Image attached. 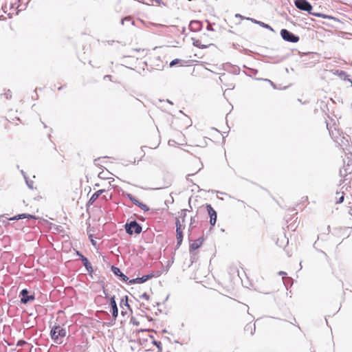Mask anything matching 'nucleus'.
<instances>
[{"label": "nucleus", "mask_w": 352, "mask_h": 352, "mask_svg": "<svg viewBox=\"0 0 352 352\" xmlns=\"http://www.w3.org/2000/svg\"><path fill=\"white\" fill-rule=\"evenodd\" d=\"M344 153L349 154L352 152V145L350 144V137L349 135L342 133L338 136V141L335 142Z\"/></svg>", "instance_id": "1"}, {"label": "nucleus", "mask_w": 352, "mask_h": 352, "mask_svg": "<svg viewBox=\"0 0 352 352\" xmlns=\"http://www.w3.org/2000/svg\"><path fill=\"white\" fill-rule=\"evenodd\" d=\"M66 336V330L60 325L54 326L50 331L51 338L56 344H61L62 339Z\"/></svg>", "instance_id": "2"}, {"label": "nucleus", "mask_w": 352, "mask_h": 352, "mask_svg": "<svg viewBox=\"0 0 352 352\" xmlns=\"http://www.w3.org/2000/svg\"><path fill=\"white\" fill-rule=\"evenodd\" d=\"M124 229L126 233L129 235L139 234L142 231V226L136 220L127 221L124 225Z\"/></svg>", "instance_id": "3"}, {"label": "nucleus", "mask_w": 352, "mask_h": 352, "mask_svg": "<svg viewBox=\"0 0 352 352\" xmlns=\"http://www.w3.org/2000/svg\"><path fill=\"white\" fill-rule=\"evenodd\" d=\"M176 226V239L177 245L176 248H179L183 241V229L185 228V225L179 220V218H175Z\"/></svg>", "instance_id": "4"}, {"label": "nucleus", "mask_w": 352, "mask_h": 352, "mask_svg": "<svg viewBox=\"0 0 352 352\" xmlns=\"http://www.w3.org/2000/svg\"><path fill=\"white\" fill-rule=\"evenodd\" d=\"M160 276V272H151L146 275H144V276H142V277H138V278H133V279H131L129 280V285H133V284H141V283H145L146 281H147L148 280L153 278V277H158Z\"/></svg>", "instance_id": "5"}, {"label": "nucleus", "mask_w": 352, "mask_h": 352, "mask_svg": "<svg viewBox=\"0 0 352 352\" xmlns=\"http://www.w3.org/2000/svg\"><path fill=\"white\" fill-rule=\"evenodd\" d=\"M280 34L284 41L290 43H297L300 39L298 36L294 34L287 29H282Z\"/></svg>", "instance_id": "6"}, {"label": "nucleus", "mask_w": 352, "mask_h": 352, "mask_svg": "<svg viewBox=\"0 0 352 352\" xmlns=\"http://www.w3.org/2000/svg\"><path fill=\"white\" fill-rule=\"evenodd\" d=\"M30 292L28 289H23L19 293L20 302L21 304H28L29 302L35 299L34 294H29Z\"/></svg>", "instance_id": "7"}, {"label": "nucleus", "mask_w": 352, "mask_h": 352, "mask_svg": "<svg viewBox=\"0 0 352 352\" xmlns=\"http://www.w3.org/2000/svg\"><path fill=\"white\" fill-rule=\"evenodd\" d=\"M295 6L302 11L310 12L313 6L307 0H294Z\"/></svg>", "instance_id": "8"}, {"label": "nucleus", "mask_w": 352, "mask_h": 352, "mask_svg": "<svg viewBox=\"0 0 352 352\" xmlns=\"http://www.w3.org/2000/svg\"><path fill=\"white\" fill-rule=\"evenodd\" d=\"M206 208L208 213L210 216V223L212 226H214L217 222V214L215 210L209 204H206Z\"/></svg>", "instance_id": "9"}, {"label": "nucleus", "mask_w": 352, "mask_h": 352, "mask_svg": "<svg viewBox=\"0 0 352 352\" xmlns=\"http://www.w3.org/2000/svg\"><path fill=\"white\" fill-rule=\"evenodd\" d=\"M111 270L113 273V274L118 276L121 280L129 283V278L124 273L121 272L119 267L112 265L111 267Z\"/></svg>", "instance_id": "10"}, {"label": "nucleus", "mask_w": 352, "mask_h": 352, "mask_svg": "<svg viewBox=\"0 0 352 352\" xmlns=\"http://www.w3.org/2000/svg\"><path fill=\"white\" fill-rule=\"evenodd\" d=\"M109 305L111 309V314H112V316L113 318V320L116 321V320L118 316V308L117 306V303L116 302L115 296H111L109 298Z\"/></svg>", "instance_id": "11"}, {"label": "nucleus", "mask_w": 352, "mask_h": 352, "mask_svg": "<svg viewBox=\"0 0 352 352\" xmlns=\"http://www.w3.org/2000/svg\"><path fill=\"white\" fill-rule=\"evenodd\" d=\"M205 239L204 236L199 237L197 240L193 241L192 243H190L189 245V252L190 253H192V251L197 250L199 248L201 247V245L203 244Z\"/></svg>", "instance_id": "12"}, {"label": "nucleus", "mask_w": 352, "mask_h": 352, "mask_svg": "<svg viewBox=\"0 0 352 352\" xmlns=\"http://www.w3.org/2000/svg\"><path fill=\"white\" fill-rule=\"evenodd\" d=\"M327 127L329 130L330 136L331 137V138L333 139V140L334 142L338 141V136L342 135L343 133L342 131H340L338 129H336V128H334L333 129H332L331 128L329 129L328 127V124H327Z\"/></svg>", "instance_id": "13"}, {"label": "nucleus", "mask_w": 352, "mask_h": 352, "mask_svg": "<svg viewBox=\"0 0 352 352\" xmlns=\"http://www.w3.org/2000/svg\"><path fill=\"white\" fill-rule=\"evenodd\" d=\"M202 28V23L199 21H191L189 24V29L193 32L200 31Z\"/></svg>", "instance_id": "14"}, {"label": "nucleus", "mask_w": 352, "mask_h": 352, "mask_svg": "<svg viewBox=\"0 0 352 352\" xmlns=\"http://www.w3.org/2000/svg\"><path fill=\"white\" fill-rule=\"evenodd\" d=\"M246 20L250 21L255 24H258L260 26H261L262 28L270 30L272 32L274 31V29L270 25L265 23L264 22H262L261 21H258L253 18H246Z\"/></svg>", "instance_id": "15"}, {"label": "nucleus", "mask_w": 352, "mask_h": 352, "mask_svg": "<svg viewBox=\"0 0 352 352\" xmlns=\"http://www.w3.org/2000/svg\"><path fill=\"white\" fill-rule=\"evenodd\" d=\"M80 260L82 261L83 265L85 266L89 274L91 276L92 273L94 272V269L88 258L85 256Z\"/></svg>", "instance_id": "16"}, {"label": "nucleus", "mask_w": 352, "mask_h": 352, "mask_svg": "<svg viewBox=\"0 0 352 352\" xmlns=\"http://www.w3.org/2000/svg\"><path fill=\"white\" fill-rule=\"evenodd\" d=\"M352 172V165L344 164V166L340 170V175L341 177H346L349 173Z\"/></svg>", "instance_id": "17"}, {"label": "nucleus", "mask_w": 352, "mask_h": 352, "mask_svg": "<svg viewBox=\"0 0 352 352\" xmlns=\"http://www.w3.org/2000/svg\"><path fill=\"white\" fill-rule=\"evenodd\" d=\"M104 192H105L104 189H101L95 192L88 201V204L92 205L94 203V201L99 197V196L102 195Z\"/></svg>", "instance_id": "18"}, {"label": "nucleus", "mask_w": 352, "mask_h": 352, "mask_svg": "<svg viewBox=\"0 0 352 352\" xmlns=\"http://www.w3.org/2000/svg\"><path fill=\"white\" fill-rule=\"evenodd\" d=\"M122 195L124 196H126L127 198H129V199L133 204H135V206H139V204H140V201L136 199L133 195L129 193V192H123Z\"/></svg>", "instance_id": "19"}, {"label": "nucleus", "mask_w": 352, "mask_h": 352, "mask_svg": "<svg viewBox=\"0 0 352 352\" xmlns=\"http://www.w3.org/2000/svg\"><path fill=\"white\" fill-rule=\"evenodd\" d=\"M192 45L195 47H199L200 49H206L207 48L210 44L209 45H204L201 44V41L199 39L192 38Z\"/></svg>", "instance_id": "20"}, {"label": "nucleus", "mask_w": 352, "mask_h": 352, "mask_svg": "<svg viewBox=\"0 0 352 352\" xmlns=\"http://www.w3.org/2000/svg\"><path fill=\"white\" fill-rule=\"evenodd\" d=\"M187 211V209H182L178 212V217H177L176 218H179V220L182 222V223H184L185 222V218L186 217Z\"/></svg>", "instance_id": "21"}, {"label": "nucleus", "mask_w": 352, "mask_h": 352, "mask_svg": "<svg viewBox=\"0 0 352 352\" xmlns=\"http://www.w3.org/2000/svg\"><path fill=\"white\" fill-rule=\"evenodd\" d=\"M128 300L129 298L127 296H124L120 300V306L121 307V308H123L124 306L127 307L128 309L131 311Z\"/></svg>", "instance_id": "22"}, {"label": "nucleus", "mask_w": 352, "mask_h": 352, "mask_svg": "<svg viewBox=\"0 0 352 352\" xmlns=\"http://www.w3.org/2000/svg\"><path fill=\"white\" fill-rule=\"evenodd\" d=\"M346 157L343 160L344 164L352 165V152L351 153H344Z\"/></svg>", "instance_id": "23"}, {"label": "nucleus", "mask_w": 352, "mask_h": 352, "mask_svg": "<svg viewBox=\"0 0 352 352\" xmlns=\"http://www.w3.org/2000/svg\"><path fill=\"white\" fill-rule=\"evenodd\" d=\"M336 199H337V201H336L337 204L342 203L344 201V192H337Z\"/></svg>", "instance_id": "24"}, {"label": "nucleus", "mask_w": 352, "mask_h": 352, "mask_svg": "<svg viewBox=\"0 0 352 352\" xmlns=\"http://www.w3.org/2000/svg\"><path fill=\"white\" fill-rule=\"evenodd\" d=\"M26 214H25V213L19 214L15 215V216H14L12 217H10L8 219L10 221H15V220H19V219H25L26 218Z\"/></svg>", "instance_id": "25"}, {"label": "nucleus", "mask_w": 352, "mask_h": 352, "mask_svg": "<svg viewBox=\"0 0 352 352\" xmlns=\"http://www.w3.org/2000/svg\"><path fill=\"white\" fill-rule=\"evenodd\" d=\"M186 62L182 59H179V58H175V59H173L170 63V67H172L177 64H183V63H185Z\"/></svg>", "instance_id": "26"}, {"label": "nucleus", "mask_w": 352, "mask_h": 352, "mask_svg": "<svg viewBox=\"0 0 352 352\" xmlns=\"http://www.w3.org/2000/svg\"><path fill=\"white\" fill-rule=\"evenodd\" d=\"M152 344L157 346L155 347V349H158L157 352H162V343L160 341L153 340Z\"/></svg>", "instance_id": "27"}, {"label": "nucleus", "mask_w": 352, "mask_h": 352, "mask_svg": "<svg viewBox=\"0 0 352 352\" xmlns=\"http://www.w3.org/2000/svg\"><path fill=\"white\" fill-rule=\"evenodd\" d=\"M91 230H92V229L90 227H88L87 232L89 235V239H90L91 244L95 246L96 245V241H94L93 239V234L91 233Z\"/></svg>", "instance_id": "28"}, {"label": "nucleus", "mask_w": 352, "mask_h": 352, "mask_svg": "<svg viewBox=\"0 0 352 352\" xmlns=\"http://www.w3.org/2000/svg\"><path fill=\"white\" fill-rule=\"evenodd\" d=\"M245 331H250V334L252 336L255 331V324H254V327H252V324H248L245 327Z\"/></svg>", "instance_id": "29"}, {"label": "nucleus", "mask_w": 352, "mask_h": 352, "mask_svg": "<svg viewBox=\"0 0 352 352\" xmlns=\"http://www.w3.org/2000/svg\"><path fill=\"white\" fill-rule=\"evenodd\" d=\"M308 13L309 14H311V15H313V16H318V17H321V18H323V19L331 18L329 16L325 15V14H322V13L312 12L311 11H310V12H308Z\"/></svg>", "instance_id": "30"}, {"label": "nucleus", "mask_w": 352, "mask_h": 352, "mask_svg": "<svg viewBox=\"0 0 352 352\" xmlns=\"http://www.w3.org/2000/svg\"><path fill=\"white\" fill-rule=\"evenodd\" d=\"M25 183H26L27 186H28V188L32 190L34 188V186H33L34 182L32 180H30L27 176H25Z\"/></svg>", "instance_id": "31"}, {"label": "nucleus", "mask_w": 352, "mask_h": 352, "mask_svg": "<svg viewBox=\"0 0 352 352\" xmlns=\"http://www.w3.org/2000/svg\"><path fill=\"white\" fill-rule=\"evenodd\" d=\"M126 21H128V22H130V21H131V25H134V23H135V22H134L133 21H131V17H130V16H126V17H124V18H122V19H121V24H122V25H124V22H126Z\"/></svg>", "instance_id": "32"}, {"label": "nucleus", "mask_w": 352, "mask_h": 352, "mask_svg": "<svg viewBox=\"0 0 352 352\" xmlns=\"http://www.w3.org/2000/svg\"><path fill=\"white\" fill-rule=\"evenodd\" d=\"M138 206L139 208H140L144 212H147L149 210V207L141 201L140 202L139 206Z\"/></svg>", "instance_id": "33"}, {"label": "nucleus", "mask_w": 352, "mask_h": 352, "mask_svg": "<svg viewBox=\"0 0 352 352\" xmlns=\"http://www.w3.org/2000/svg\"><path fill=\"white\" fill-rule=\"evenodd\" d=\"M337 72H338L339 76L340 78H344L345 79V78L346 76H348L346 72H345L344 71H342V70L339 71V70H338Z\"/></svg>", "instance_id": "34"}, {"label": "nucleus", "mask_w": 352, "mask_h": 352, "mask_svg": "<svg viewBox=\"0 0 352 352\" xmlns=\"http://www.w3.org/2000/svg\"><path fill=\"white\" fill-rule=\"evenodd\" d=\"M140 298H144L145 300H149V295L147 294L146 292L142 294L141 296H140Z\"/></svg>", "instance_id": "35"}, {"label": "nucleus", "mask_w": 352, "mask_h": 352, "mask_svg": "<svg viewBox=\"0 0 352 352\" xmlns=\"http://www.w3.org/2000/svg\"><path fill=\"white\" fill-rule=\"evenodd\" d=\"M6 99H10L12 97L11 91L10 90H8L7 92L4 94Z\"/></svg>", "instance_id": "36"}, {"label": "nucleus", "mask_w": 352, "mask_h": 352, "mask_svg": "<svg viewBox=\"0 0 352 352\" xmlns=\"http://www.w3.org/2000/svg\"><path fill=\"white\" fill-rule=\"evenodd\" d=\"M26 218L28 219H37V217L36 216L30 214H26Z\"/></svg>", "instance_id": "37"}, {"label": "nucleus", "mask_w": 352, "mask_h": 352, "mask_svg": "<svg viewBox=\"0 0 352 352\" xmlns=\"http://www.w3.org/2000/svg\"><path fill=\"white\" fill-rule=\"evenodd\" d=\"M25 343H26V342H25V340H19V341H18V342H17V344H16V345H17V346H22V345H23V344H25Z\"/></svg>", "instance_id": "38"}, {"label": "nucleus", "mask_w": 352, "mask_h": 352, "mask_svg": "<svg viewBox=\"0 0 352 352\" xmlns=\"http://www.w3.org/2000/svg\"><path fill=\"white\" fill-rule=\"evenodd\" d=\"M103 294H104L105 298H108V299L109 300V298H110L111 297H109V294H108V293H107V290H106L104 287H103Z\"/></svg>", "instance_id": "39"}, {"label": "nucleus", "mask_w": 352, "mask_h": 352, "mask_svg": "<svg viewBox=\"0 0 352 352\" xmlns=\"http://www.w3.org/2000/svg\"><path fill=\"white\" fill-rule=\"evenodd\" d=\"M206 30L208 31H214V29L212 28V26L210 23H208L207 25Z\"/></svg>", "instance_id": "40"}, {"label": "nucleus", "mask_w": 352, "mask_h": 352, "mask_svg": "<svg viewBox=\"0 0 352 352\" xmlns=\"http://www.w3.org/2000/svg\"><path fill=\"white\" fill-rule=\"evenodd\" d=\"M76 254L79 256L80 259L85 257V256L79 251H76Z\"/></svg>", "instance_id": "41"}, {"label": "nucleus", "mask_w": 352, "mask_h": 352, "mask_svg": "<svg viewBox=\"0 0 352 352\" xmlns=\"http://www.w3.org/2000/svg\"><path fill=\"white\" fill-rule=\"evenodd\" d=\"M151 2H153V1H155V3H159V4H164V3H163V1L162 0H149Z\"/></svg>", "instance_id": "42"}, {"label": "nucleus", "mask_w": 352, "mask_h": 352, "mask_svg": "<svg viewBox=\"0 0 352 352\" xmlns=\"http://www.w3.org/2000/svg\"><path fill=\"white\" fill-rule=\"evenodd\" d=\"M235 17H236V18H237V17H239V18H241V19H246V18H247V17H243V16H241V14H236L235 15Z\"/></svg>", "instance_id": "43"}, {"label": "nucleus", "mask_w": 352, "mask_h": 352, "mask_svg": "<svg viewBox=\"0 0 352 352\" xmlns=\"http://www.w3.org/2000/svg\"><path fill=\"white\" fill-rule=\"evenodd\" d=\"M251 73L254 75H256L258 72V71L256 69H251Z\"/></svg>", "instance_id": "44"}, {"label": "nucleus", "mask_w": 352, "mask_h": 352, "mask_svg": "<svg viewBox=\"0 0 352 352\" xmlns=\"http://www.w3.org/2000/svg\"><path fill=\"white\" fill-rule=\"evenodd\" d=\"M138 1L140 2V3H142L148 5V6L151 5V3L145 2L144 0H138Z\"/></svg>", "instance_id": "45"}, {"label": "nucleus", "mask_w": 352, "mask_h": 352, "mask_svg": "<svg viewBox=\"0 0 352 352\" xmlns=\"http://www.w3.org/2000/svg\"><path fill=\"white\" fill-rule=\"evenodd\" d=\"M111 78H112V76L111 75H106V76H104V79L107 78V79H109L110 80H111Z\"/></svg>", "instance_id": "46"}, {"label": "nucleus", "mask_w": 352, "mask_h": 352, "mask_svg": "<svg viewBox=\"0 0 352 352\" xmlns=\"http://www.w3.org/2000/svg\"><path fill=\"white\" fill-rule=\"evenodd\" d=\"M192 229H193V226L190 224L189 228H188V232L190 233L192 232Z\"/></svg>", "instance_id": "47"}, {"label": "nucleus", "mask_w": 352, "mask_h": 352, "mask_svg": "<svg viewBox=\"0 0 352 352\" xmlns=\"http://www.w3.org/2000/svg\"><path fill=\"white\" fill-rule=\"evenodd\" d=\"M195 222V218L191 217L190 218V223L191 225H193V223Z\"/></svg>", "instance_id": "48"}, {"label": "nucleus", "mask_w": 352, "mask_h": 352, "mask_svg": "<svg viewBox=\"0 0 352 352\" xmlns=\"http://www.w3.org/2000/svg\"><path fill=\"white\" fill-rule=\"evenodd\" d=\"M133 324L134 325L138 326V325L140 324V322H138V321H133Z\"/></svg>", "instance_id": "49"}, {"label": "nucleus", "mask_w": 352, "mask_h": 352, "mask_svg": "<svg viewBox=\"0 0 352 352\" xmlns=\"http://www.w3.org/2000/svg\"><path fill=\"white\" fill-rule=\"evenodd\" d=\"M21 173L22 174V175L23 176V177L25 178V176H26L25 173L23 170H21Z\"/></svg>", "instance_id": "50"}, {"label": "nucleus", "mask_w": 352, "mask_h": 352, "mask_svg": "<svg viewBox=\"0 0 352 352\" xmlns=\"http://www.w3.org/2000/svg\"><path fill=\"white\" fill-rule=\"evenodd\" d=\"M267 80V81H269V82H270V84L272 85V86H273L274 87H275V85H274V83L272 81H271L270 80Z\"/></svg>", "instance_id": "51"}, {"label": "nucleus", "mask_w": 352, "mask_h": 352, "mask_svg": "<svg viewBox=\"0 0 352 352\" xmlns=\"http://www.w3.org/2000/svg\"><path fill=\"white\" fill-rule=\"evenodd\" d=\"M193 175H194V174H188V175H187V180H188V181H189V177H190V176H192Z\"/></svg>", "instance_id": "52"}, {"label": "nucleus", "mask_w": 352, "mask_h": 352, "mask_svg": "<svg viewBox=\"0 0 352 352\" xmlns=\"http://www.w3.org/2000/svg\"><path fill=\"white\" fill-rule=\"evenodd\" d=\"M278 274H279L280 275H283V274L286 275V273H285V272H282V271L279 272V273H278Z\"/></svg>", "instance_id": "53"}, {"label": "nucleus", "mask_w": 352, "mask_h": 352, "mask_svg": "<svg viewBox=\"0 0 352 352\" xmlns=\"http://www.w3.org/2000/svg\"><path fill=\"white\" fill-rule=\"evenodd\" d=\"M149 331L150 330L149 329H140V331Z\"/></svg>", "instance_id": "54"}, {"label": "nucleus", "mask_w": 352, "mask_h": 352, "mask_svg": "<svg viewBox=\"0 0 352 352\" xmlns=\"http://www.w3.org/2000/svg\"><path fill=\"white\" fill-rule=\"evenodd\" d=\"M42 124H43L44 128H47V125L43 122H42Z\"/></svg>", "instance_id": "55"}, {"label": "nucleus", "mask_w": 352, "mask_h": 352, "mask_svg": "<svg viewBox=\"0 0 352 352\" xmlns=\"http://www.w3.org/2000/svg\"><path fill=\"white\" fill-rule=\"evenodd\" d=\"M121 314H122V316H124V314H125V311H123V310H122V311H121Z\"/></svg>", "instance_id": "56"}, {"label": "nucleus", "mask_w": 352, "mask_h": 352, "mask_svg": "<svg viewBox=\"0 0 352 352\" xmlns=\"http://www.w3.org/2000/svg\"><path fill=\"white\" fill-rule=\"evenodd\" d=\"M149 338H152V339H153V340H154L153 336H152V335H150V336H149Z\"/></svg>", "instance_id": "57"}, {"label": "nucleus", "mask_w": 352, "mask_h": 352, "mask_svg": "<svg viewBox=\"0 0 352 352\" xmlns=\"http://www.w3.org/2000/svg\"><path fill=\"white\" fill-rule=\"evenodd\" d=\"M48 138L50 140V138H51V133L48 134Z\"/></svg>", "instance_id": "58"}, {"label": "nucleus", "mask_w": 352, "mask_h": 352, "mask_svg": "<svg viewBox=\"0 0 352 352\" xmlns=\"http://www.w3.org/2000/svg\"><path fill=\"white\" fill-rule=\"evenodd\" d=\"M97 161H98V160H94V164H95L96 165L97 164H96V162H97Z\"/></svg>", "instance_id": "59"}, {"label": "nucleus", "mask_w": 352, "mask_h": 352, "mask_svg": "<svg viewBox=\"0 0 352 352\" xmlns=\"http://www.w3.org/2000/svg\"><path fill=\"white\" fill-rule=\"evenodd\" d=\"M168 296H167V297L166 298L165 301H166L168 300Z\"/></svg>", "instance_id": "60"}, {"label": "nucleus", "mask_w": 352, "mask_h": 352, "mask_svg": "<svg viewBox=\"0 0 352 352\" xmlns=\"http://www.w3.org/2000/svg\"><path fill=\"white\" fill-rule=\"evenodd\" d=\"M156 305H157V306H159L160 305V302H157Z\"/></svg>", "instance_id": "61"}, {"label": "nucleus", "mask_w": 352, "mask_h": 352, "mask_svg": "<svg viewBox=\"0 0 352 352\" xmlns=\"http://www.w3.org/2000/svg\"><path fill=\"white\" fill-rule=\"evenodd\" d=\"M163 332H164V333H166V332H167V331H166V329H164V330H163Z\"/></svg>", "instance_id": "62"}]
</instances>
